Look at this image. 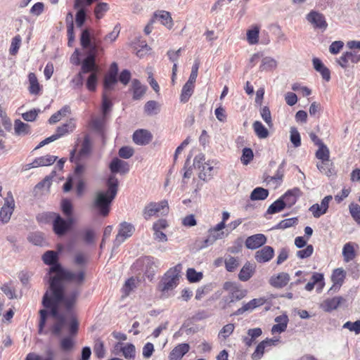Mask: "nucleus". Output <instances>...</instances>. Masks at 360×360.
<instances>
[{"instance_id":"f257e3e1","label":"nucleus","mask_w":360,"mask_h":360,"mask_svg":"<svg viewBox=\"0 0 360 360\" xmlns=\"http://www.w3.org/2000/svg\"><path fill=\"white\" fill-rule=\"evenodd\" d=\"M78 295L79 292L77 290H74L65 295L54 286L53 288H49V290H47L42 297V305L46 309L39 311V333H46L44 331V328L49 315L55 319L65 316L59 312L60 304H63L65 311L70 312L76 303Z\"/></svg>"},{"instance_id":"f03ea898","label":"nucleus","mask_w":360,"mask_h":360,"mask_svg":"<svg viewBox=\"0 0 360 360\" xmlns=\"http://www.w3.org/2000/svg\"><path fill=\"white\" fill-rule=\"evenodd\" d=\"M106 185L107 190L98 191L93 202V207L104 217L108 214L110 205L117 195L118 180L114 175H110Z\"/></svg>"},{"instance_id":"7ed1b4c3","label":"nucleus","mask_w":360,"mask_h":360,"mask_svg":"<svg viewBox=\"0 0 360 360\" xmlns=\"http://www.w3.org/2000/svg\"><path fill=\"white\" fill-rule=\"evenodd\" d=\"M52 271H57L58 274L50 276L49 281V288H53L54 286L60 290L62 293H65V288L63 284V281L81 285L85 279V272L83 270L74 272L64 269L62 265H56L52 268Z\"/></svg>"},{"instance_id":"20e7f679","label":"nucleus","mask_w":360,"mask_h":360,"mask_svg":"<svg viewBox=\"0 0 360 360\" xmlns=\"http://www.w3.org/2000/svg\"><path fill=\"white\" fill-rule=\"evenodd\" d=\"M182 270L181 264L170 268L162 278V288L160 298H167L173 295V290L178 285L181 272Z\"/></svg>"},{"instance_id":"39448f33","label":"nucleus","mask_w":360,"mask_h":360,"mask_svg":"<svg viewBox=\"0 0 360 360\" xmlns=\"http://www.w3.org/2000/svg\"><path fill=\"white\" fill-rule=\"evenodd\" d=\"M80 44L83 49L87 50L85 58L91 57L93 60H96V56L104 51L103 48L101 46V41L92 39L89 29L82 30L80 36Z\"/></svg>"},{"instance_id":"423d86ee","label":"nucleus","mask_w":360,"mask_h":360,"mask_svg":"<svg viewBox=\"0 0 360 360\" xmlns=\"http://www.w3.org/2000/svg\"><path fill=\"white\" fill-rule=\"evenodd\" d=\"M91 57L84 58L82 63L81 70L71 80L74 89H81L84 84V75L87 74L94 68Z\"/></svg>"},{"instance_id":"0eeeda50","label":"nucleus","mask_w":360,"mask_h":360,"mask_svg":"<svg viewBox=\"0 0 360 360\" xmlns=\"http://www.w3.org/2000/svg\"><path fill=\"white\" fill-rule=\"evenodd\" d=\"M141 266L145 267V276L148 279L152 281L155 278L157 266L154 259L150 257H146L138 259L132 266L134 269H138Z\"/></svg>"},{"instance_id":"6e6552de","label":"nucleus","mask_w":360,"mask_h":360,"mask_svg":"<svg viewBox=\"0 0 360 360\" xmlns=\"http://www.w3.org/2000/svg\"><path fill=\"white\" fill-rule=\"evenodd\" d=\"M15 209V200L11 192L7 193L4 198V204L0 210V222L3 224H7L11 217Z\"/></svg>"},{"instance_id":"1a4fd4ad","label":"nucleus","mask_w":360,"mask_h":360,"mask_svg":"<svg viewBox=\"0 0 360 360\" xmlns=\"http://www.w3.org/2000/svg\"><path fill=\"white\" fill-rule=\"evenodd\" d=\"M135 231V227L127 221L122 222L120 224L118 233L114 241V246H120L126 239L131 237Z\"/></svg>"},{"instance_id":"9d476101","label":"nucleus","mask_w":360,"mask_h":360,"mask_svg":"<svg viewBox=\"0 0 360 360\" xmlns=\"http://www.w3.org/2000/svg\"><path fill=\"white\" fill-rule=\"evenodd\" d=\"M306 19L314 29L320 30L321 32H324L328 27L325 16L318 11H311L306 15Z\"/></svg>"},{"instance_id":"9b49d317","label":"nucleus","mask_w":360,"mask_h":360,"mask_svg":"<svg viewBox=\"0 0 360 360\" xmlns=\"http://www.w3.org/2000/svg\"><path fill=\"white\" fill-rule=\"evenodd\" d=\"M76 151H77L76 148H75L74 149H72L70 151V160L72 162L77 163V162L81 158H82L84 157H86L87 155H89L90 152H91V141H90V138L88 135H86L84 136L83 142L82 143V148L79 150L78 155L77 156L75 155Z\"/></svg>"},{"instance_id":"f8f14e48","label":"nucleus","mask_w":360,"mask_h":360,"mask_svg":"<svg viewBox=\"0 0 360 360\" xmlns=\"http://www.w3.org/2000/svg\"><path fill=\"white\" fill-rule=\"evenodd\" d=\"M346 302L345 298L342 296H336L333 298H328L321 303L320 307L326 312H331L338 309Z\"/></svg>"},{"instance_id":"ddd939ff","label":"nucleus","mask_w":360,"mask_h":360,"mask_svg":"<svg viewBox=\"0 0 360 360\" xmlns=\"http://www.w3.org/2000/svg\"><path fill=\"white\" fill-rule=\"evenodd\" d=\"M42 260L45 264L51 266L49 271V274H58L57 271H52L53 267H55L56 265H61L58 262V254L57 252L53 250L45 252L42 256Z\"/></svg>"},{"instance_id":"4468645a","label":"nucleus","mask_w":360,"mask_h":360,"mask_svg":"<svg viewBox=\"0 0 360 360\" xmlns=\"http://www.w3.org/2000/svg\"><path fill=\"white\" fill-rule=\"evenodd\" d=\"M266 243V237L262 233H257L248 236L245 242L248 249L256 250Z\"/></svg>"},{"instance_id":"2eb2a0df","label":"nucleus","mask_w":360,"mask_h":360,"mask_svg":"<svg viewBox=\"0 0 360 360\" xmlns=\"http://www.w3.org/2000/svg\"><path fill=\"white\" fill-rule=\"evenodd\" d=\"M248 291L245 289L241 288L240 286L236 288L231 292H229L226 297H224V300L226 302L224 307H230L235 302L241 300L247 295Z\"/></svg>"},{"instance_id":"dca6fc26","label":"nucleus","mask_w":360,"mask_h":360,"mask_svg":"<svg viewBox=\"0 0 360 360\" xmlns=\"http://www.w3.org/2000/svg\"><path fill=\"white\" fill-rule=\"evenodd\" d=\"M274 248L266 245L255 252V259L258 263H266L269 262L274 257Z\"/></svg>"},{"instance_id":"f3484780","label":"nucleus","mask_w":360,"mask_h":360,"mask_svg":"<svg viewBox=\"0 0 360 360\" xmlns=\"http://www.w3.org/2000/svg\"><path fill=\"white\" fill-rule=\"evenodd\" d=\"M134 142L140 146H144L149 143L153 138L151 133L146 129H138L133 134Z\"/></svg>"},{"instance_id":"a211bd4d","label":"nucleus","mask_w":360,"mask_h":360,"mask_svg":"<svg viewBox=\"0 0 360 360\" xmlns=\"http://www.w3.org/2000/svg\"><path fill=\"white\" fill-rule=\"evenodd\" d=\"M109 168L112 174L120 173L124 174L129 171V164L118 158H114L112 160Z\"/></svg>"},{"instance_id":"6ab92c4d","label":"nucleus","mask_w":360,"mask_h":360,"mask_svg":"<svg viewBox=\"0 0 360 360\" xmlns=\"http://www.w3.org/2000/svg\"><path fill=\"white\" fill-rule=\"evenodd\" d=\"M300 195V190L298 188H294L293 189L288 190L281 197V199L283 200V202L285 204V207L290 208L296 203Z\"/></svg>"},{"instance_id":"aec40b11","label":"nucleus","mask_w":360,"mask_h":360,"mask_svg":"<svg viewBox=\"0 0 360 360\" xmlns=\"http://www.w3.org/2000/svg\"><path fill=\"white\" fill-rule=\"evenodd\" d=\"M278 342V339L274 340V339H269V338H266V340L262 341L257 346L255 352L252 354V359L253 360L260 359L264 353L265 348L275 345L276 342Z\"/></svg>"},{"instance_id":"412c9836","label":"nucleus","mask_w":360,"mask_h":360,"mask_svg":"<svg viewBox=\"0 0 360 360\" xmlns=\"http://www.w3.org/2000/svg\"><path fill=\"white\" fill-rule=\"evenodd\" d=\"M94 68L92 70L89 71V76L86 81V86L90 91H94L96 89L98 79V66L96 63V60H94Z\"/></svg>"},{"instance_id":"4be33fe9","label":"nucleus","mask_w":360,"mask_h":360,"mask_svg":"<svg viewBox=\"0 0 360 360\" xmlns=\"http://www.w3.org/2000/svg\"><path fill=\"white\" fill-rule=\"evenodd\" d=\"M53 229L58 236L64 235L70 229V224L65 219L57 214L53 221Z\"/></svg>"},{"instance_id":"5701e85b","label":"nucleus","mask_w":360,"mask_h":360,"mask_svg":"<svg viewBox=\"0 0 360 360\" xmlns=\"http://www.w3.org/2000/svg\"><path fill=\"white\" fill-rule=\"evenodd\" d=\"M346 276V272L342 268L335 269L332 274L331 280L333 283V285L330 288V290L336 291L338 290L340 287L342 285L344 280Z\"/></svg>"},{"instance_id":"b1692460","label":"nucleus","mask_w":360,"mask_h":360,"mask_svg":"<svg viewBox=\"0 0 360 360\" xmlns=\"http://www.w3.org/2000/svg\"><path fill=\"white\" fill-rule=\"evenodd\" d=\"M290 281V276L288 273L281 272L276 276H273L269 280L271 285L276 288L285 287Z\"/></svg>"},{"instance_id":"393cba45","label":"nucleus","mask_w":360,"mask_h":360,"mask_svg":"<svg viewBox=\"0 0 360 360\" xmlns=\"http://www.w3.org/2000/svg\"><path fill=\"white\" fill-rule=\"evenodd\" d=\"M190 346L187 343H182L175 347L169 354V360H181L189 351Z\"/></svg>"},{"instance_id":"a878e982","label":"nucleus","mask_w":360,"mask_h":360,"mask_svg":"<svg viewBox=\"0 0 360 360\" xmlns=\"http://www.w3.org/2000/svg\"><path fill=\"white\" fill-rule=\"evenodd\" d=\"M57 158V156L51 155L37 158L32 163L29 165L30 168L51 165L55 162Z\"/></svg>"},{"instance_id":"bb28decb","label":"nucleus","mask_w":360,"mask_h":360,"mask_svg":"<svg viewBox=\"0 0 360 360\" xmlns=\"http://www.w3.org/2000/svg\"><path fill=\"white\" fill-rule=\"evenodd\" d=\"M134 100H140L146 91V86L143 85L138 79H133L131 88Z\"/></svg>"},{"instance_id":"cd10ccee","label":"nucleus","mask_w":360,"mask_h":360,"mask_svg":"<svg viewBox=\"0 0 360 360\" xmlns=\"http://www.w3.org/2000/svg\"><path fill=\"white\" fill-rule=\"evenodd\" d=\"M224 236V231L214 233V231L212 229H210L208 231V236L203 240L200 248H205L212 245L217 240L221 239Z\"/></svg>"},{"instance_id":"c85d7f7f","label":"nucleus","mask_w":360,"mask_h":360,"mask_svg":"<svg viewBox=\"0 0 360 360\" xmlns=\"http://www.w3.org/2000/svg\"><path fill=\"white\" fill-rule=\"evenodd\" d=\"M255 269V265L249 262H247L241 269L238 274V278L241 281H248L252 276Z\"/></svg>"},{"instance_id":"c756f323","label":"nucleus","mask_w":360,"mask_h":360,"mask_svg":"<svg viewBox=\"0 0 360 360\" xmlns=\"http://www.w3.org/2000/svg\"><path fill=\"white\" fill-rule=\"evenodd\" d=\"M159 22L169 30L174 26L171 13L166 11H159Z\"/></svg>"},{"instance_id":"7c9ffc66","label":"nucleus","mask_w":360,"mask_h":360,"mask_svg":"<svg viewBox=\"0 0 360 360\" xmlns=\"http://www.w3.org/2000/svg\"><path fill=\"white\" fill-rule=\"evenodd\" d=\"M75 128V124L72 120H70L67 123L63 124V125L58 127L56 129V132L53 135L54 136V137H56V139L57 140L59 138L64 136L65 134L72 131Z\"/></svg>"},{"instance_id":"2f4dec72","label":"nucleus","mask_w":360,"mask_h":360,"mask_svg":"<svg viewBox=\"0 0 360 360\" xmlns=\"http://www.w3.org/2000/svg\"><path fill=\"white\" fill-rule=\"evenodd\" d=\"M14 130L16 135L25 136L31 133L30 126L22 122L20 120H16L14 123Z\"/></svg>"},{"instance_id":"473e14b6","label":"nucleus","mask_w":360,"mask_h":360,"mask_svg":"<svg viewBox=\"0 0 360 360\" xmlns=\"http://www.w3.org/2000/svg\"><path fill=\"white\" fill-rule=\"evenodd\" d=\"M194 86V84L188 83V82H186V83L183 86L180 95V101L181 103H185L188 101L190 97L193 94Z\"/></svg>"},{"instance_id":"72a5a7b5","label":"nucleus","mask_w":360,"mask_h":360,"mask_svg":"<svg viewBox=\"0 0 360 360\" xmlns=\"http://www.w3.org/2000/svg\"><path fill=\"white\" fill-rule=\"evenodd\" d=\"M349 61H351L352 63H358V58H356V54L354 52L347 51L343 53L338 60V63L341 67L346 68Z\"/></svg>"},{"instance_id":"f704fd0d","label":"nucleus","mask_w":360,"mask_h":360,"mask_svg":"<svg viewBox=\"0 0 360 360\" xmlns=\"http://www.w3.org/2000/svg\"><path fill=\"white\" fill-rule=\"evenodd\" d=\"M269 196V191L262 187L255 188L250 194L252 200H263Z\"/></svg>"},{"instance_id":"c9c22d12","label":"nucleus","mask_w":360,"mask_h":360,"mask_svg":"<svg viewBox=\"0 0 360 360\" xmlns=\"http://www.w3.org/2000/svg\"><path fill=\"white\" fill-rule=\"evenodd\" d=\"M342 255L345 262H349L355 258L356 253L351 243H347L343 246Z\"/></svg>"},{"instance_id":"e433bc0d","label":"nucleus","mask_w":360,"mask_h":360,"mask_svg":"<svg viewBox=\"0 0 360 360\" xmlns=\"http://www.w3.org/2000/svg\"><path fill=\"white\" fill-rule=\"evenodd\" d=\"M29 91L31 94H38L41 90L40 85L34 73L30 72L28 75Z\"/></svg>"},{"instance_id":"4c0bfd02","label":"nucleus","mask_w":360,"mask_h":360,"mask_svg":"<svg viewBox=\"0 0 360 360\" xmlns=\"http://www.w3.org/2000/svg\"><path fill=\"white\" fill-rule=\"evenodd\" d=\"M277 67V61L271 57H264L259 66L261 71H271Z\"/></svg>"},{"instance_id":"58836bf2","label":"nucleus","mask_w":360,"mask_h":360,"mask_svg":"<svg viewBox=\"0 0 360 360\" xmlns=\"http://www.w3.org/2000/svg\"><path fill=\"white\" fill-rule=\"evenodd\" d=\"M158 214V204L156 202H150L143 210V217L146 220H149L152 217Z\"/></svg>"},{"instance_id":"ea45409f","label":"nucleus","mask_w":360,"mask_h":360,"mask_svg":"<svg viewBox=\"0 0 360 360\" xmlns=\"http://www.w3.org/2000/svg\"><path fill=\"white\" fill-rule=\"evenodd\" d=\"M259 27L257 25H253L251 29L247 32V39L249 44H256L259 41Z\"/></svg>"},{"instance_id":"a19ab883","label":"nucleus","mask_w":360,"mask_h":360,"mask_svg":"<svg viewBox=\"0 0 360 360\" xmlns=\"http://www.w3.org/2000/svg\"><path fill=\"white\" fill-rule=\"evenodd\" d=\"M65 324V317L56 319V322L50 327V331L52 335L56 336H60L63 328Z\"/></svg>"},{"instance_id":"79ce46f5","label":"nucleus","mask_w":360,"mask_h":360,"mask_svg":"<svg viewBox=\"0 0 360 360\" xmlns=\"http://www.w3.org/2000/svg\"><path fill=\"white\" fill-rule=\"evenodd\" d=\"M256 135L259 139H265L269 136L268 129L259 121H255L252 124Z\"/></svg>"},{"instance_id":"37998d69","label":"nucleus","mask_w":360,"mask_h":360,"mask_svg":"<svg viewBox=\"0 0 360 360\" xmlns=\"http://www.w3.org/2000/svg\"><path fill=\"white\" fill-rule=\"evenodd\" d=\"M200 169V172L199 173V178L204 181H207L208 180H210L212 176V172L213 170V167L209 165V164L205 162L203 165H202L201 167V169Z\"/></svg>"},{"instance_id":"c03bdc74","label":"nucleus","mask_w":360,"mask_h":360,"mask_svg":"<svg viewBox=\"0 0 360 360\" xmlns=\"http://www.w3.org/2000/svg\"><path fill=\"white\" fill-rule=\"evenodd\" d=\"M117 82V77L106 74L103 81V92L108 94L113 89V86Z\"/></svg>"},{"instance_id":"a18cd8bd","label":"nucleus","mask_w":360,"mask_h":360,"mask_svg":"<svg viewBox=\"0 0 360 360\" xmlns=\"http://www.w3.org/2000/svg\"><path fill=\"white\" fill-rule=\"evenodd\" d=\"M283 201L281 198L274 201L267 209L266 214H273L283 210L285 207Z\"/></svg>"},{"instance_id":"49530a36","label":"nucleus","mask_w":360,"mask_h":360,"mask_svg":"<svg viewBox=\"0 0 360 360\" xmlns=\"http://www.w3.org/2000/svg\"><path fill=\"white\" fill-rule=\"evenodd\" d=\"M75 347V341L70 336H66L60 340V348L63 352H70Z\"/></svg>"},{"instance_id":"de8ad7c7","label":"nucleus","mask_w":360,"mask_h":360,"mask_svg":"<svg viewBox=\"0 0 360 360\" xmlns=\"http://www.w3.org/2000/svg\"><path fill=\"white\" fill-rule=\"evenodd\" d=\"M112 107V103L109 99L108 94H107L106 92H103V96H102V106H101L103 117L107 116L108 112L110 111Z\"/></svg>"},{"instance_id":"09e8293b","label":"nucleus","mask_w":360,"mask_h":360,"mask_svg":"<svg viewBox=\"0 0 360 360\" xmlns=\"http://www.w3.org/2000/svg\"><path fill=\"white\" fill-rule=\"evenodd\" d=\"M316 157L319 160L328 161L330 160V151L328 148L324 143L319 146V149L316 152Z\"/></svg>"},{"instance_id":"8fccbe9b","label":"nucleus","mask_w":360,"mask_h":360,"mask_svg":"<svg viewBox=\"0 0 360 360\" xmlns=\"http://www.w3.org/2000/svg\"><path fill=\"white\" fill-rule=\"evenodd\" d=\"M109 10V5L107 3H98L94 8V15L97 20L101 19L105 13Z\"/></svg>"},{"instance_id":"3c124183","label":"nucleus","mask_w":360,"mask_h":360,"mask_svg":"<svg viewBox=\"0 0 360 360\" xmlns=\"http://www.w3.org/2000/svg\"><path fill=\"white\" fill-rule=\"evenodd\" d=\"M202 273L198 272L193 268H188L186 271V278L191 283H196L202 278Z\"/></svg>"},{"instance_id":"603ef678","label":"nucleus","mask_w":360,"mask_h":360,"mask_svg":"<svg viewBox=\"0 0 360 360\" xmlns=\"http://www.w3.org/2000/svg\"><path fill=\"white\" fill-rule=\"evenodd\" d=\"M285 165V161L283 160L276 171V174L273 176H268L266 179V181L268 182H269L270 181H279V184H280L283 181V178L284 176Z\"/></svg>"},{"instance_id":"864d4df0","label":"nucleus","mask_w":360,"mask_h":360,"mask_svg":"<svg viewBox=\"0 0 360 360\" xmlns=\"http://www.w3.org/2000/svg\"><path fill=\"white\" fill-rule=\"evenodd\" d=\"M297 221H298V219L297 217L285 219L281 221L278 224H276L274 227V229H285L287 228L292 227L294 225L297 224Z\"/></svg>"},{"instance_id":"5fc2aeb1","label":"nucleus","mask_w":360,"mask_h":360,"mask_svg":"<svg viewBox=\"0 0 360 360\" xmlns=\"http://www.w3.org/2000/svg\"><path fill=\"white\" fill-rule=\"evenodd\" d=\"M225 267L229 272H233L239 266V259L238 257L229 256L225 259Z\"/></svg>"},{"instance_id":"6e6d98bb","label":"nucleus","mask_w":360,"mask_h":360,"mask_svg":"<svg viewBox=\"0 0 360 360\" xmlns=\"http://www.w3.org/2000/svg\"><path fill=\"white\" fill-rule=\"evenodd\" d=\"M94 352L95 353V355L98 359H103L105 355V349L104 348V343L99 338H98L95 341V344H94Z\"/></svg>"},{"instance_id":"4d7b16f0","label":"nucleus","mask_w":360,"mask_h":360,"mask_svg":"<svg viewBox=\"0 0 360 360\" xmlns=\"http://www.w3.org/2000/svg\"><path fill=\"white\" fill-rule=\"evenodd\" d=\"M28 240L35 245L41 246L44 242L43 234L40 232L32 233L28 236Z\"/></svg>"},{"instance_id":"13d9d810","label":"nucleus","mask_w":360,"mask_h":360,"mask_svg":"<svg viewBox=\"0 0 360 360\" xmlns=\"http://www.w3.org/2000/svg\"><path fill=\"white\" fill-rule=\"evenodd\" d=\"M75 16L76 25L78 27H82L86 20V10L84 7H79Z\"/></svg>"},{"instance_id":"bf43d9fd","label":"nucleus","mask_w":360,"mask_h":360,"mask_svg":"<svg viewBox=\"0 0 360 360\" xmlns=\"http://www.w3.org/2000/svg\"><path fill=\"white\" fill-rule=\"evenodd\" d=\"M21 41L22 39L19 34L16 35L12 39L11 44L9 49V53L11 55L15 56L18 53L21 44Z\"/></svg>"},{"instance_id":"052dcab7","label":"nucleus","mask_w":360,"mask_h":360,"mask_svg":"<svg viewBox=\"0 0 360 360\" xmlns=\"http://www.w3.org/2000/svg\"><path fill=\"white\" fill-rule=\"evenodd\" d=\"M123 356L126 359H132L135 356V346L131 343H128L122 348Z\"/></svg>"},{"instance_id":"680f3d73","label":"nucleus","mask_w":360,"mask_h":360,"mask_svg":"<svg viewBox=\"0 0 360 360\" xmlns=\"http://www.w3.org/2000/svg\"><path fill=\"white\" fill-rule=\"evenodd\" d=\"M254 155L252 150L250 148H245L243 149V154L241 156V162L243 165H248L253 159Z\"/></svg>"},{"instance_id":"e2e57ef3","label":"nucleus","mask_w":360,"mask_h":360,"mask_svg":"<svg viewBox=\"0 0 360 360\" xmlns=\"http://www.w3.org/2000/svg\"><path fill=\"white\" fill-rule=\"evenodd\" d=\"M290 141L295 148L301 145L300 134L295 127L290 128Z\"/></svg>"},{"instance_id":"0e129e2a","label":"nucleus","mask_w":360,"mask_h":360,"mask_svg":"<svg viewBox=\"0 0 360 360\" xmlns=\"http://www.w3.org/2000/svg\"><path fill=\"white\" fill-rule=\"evenodd\" d=\"M260 115L263 120L267 124L269 127L272 126V119L271 111L267 106H264L260 109Z\"/></svg>"},{"instance_id":"69168bd1","label":"nucleus","mask_w":360,"mask_h":360,"mask_svg":"<svg viewBox=\"0 0 360 360\" xmlns=\"http://www.w3.org/2000/svg\"><path fill=\"white\" fill-rule=\"evenodd\" d=\"M136 280L134 277H131L126 281L122 288V290L125 296L129 295L130 292L136 288Z\"/></svg>"},{"instance_id":"338daca9","label":"nucleus","mask_w":360,"mask_h":360,"mask_svg":"<svg viewBox=\"0 0 360 360\" xmlns=\"http://www.w3.org/2000/svg\"><path fill=\"white\" fill-rule=\"evenodd\" d=\"M343 328L348 329L349 331L354 332L356 334H360V320L354 322L347 321L344 323Z\"/></svg>"},{"instance_id":"774afa93","label":"nucleus","mask_w":360,"mask_h":360,"mask_svg":"<svg viewBox=\"0 0 360 360\" xmlns=\"http://www.w3.org/2000/svg\"><path fill=\"white\" fill-rule=\"evenodd\" d=\"M349 212L355 221L360 224V206L358 204L352 203L349 205Z\"/></svg>"}]
</instances>
